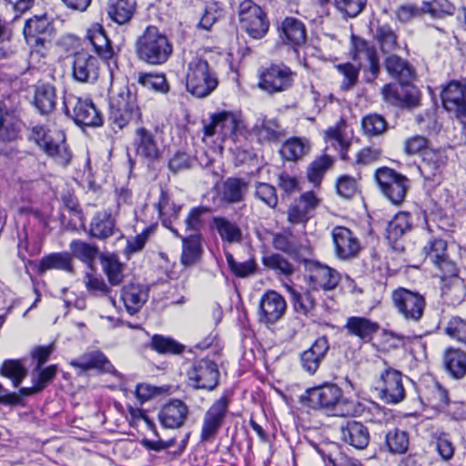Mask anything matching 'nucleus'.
I'll use <instances>...</instances> for the list:
<instances>
[{
  "mask_svg": "<svg viewBox=\"0 0 466 466\" xmlns=\"http://www.w3.org/2000/svg\"><path fill=\"white\" fill-rule=\"evenodd\" d=\"M56 105V89L49 84L36 86L35 92V106L42 115L51 113Z\"/></svg>",
  "mask_w": 466,
  "mask_h": 466,
  "instance_id": "obj_38",
  "label": "nucleus"
},
{
  "mask_svg": "<svg viewBox=\"0 0 466 466\" xmlns=\"http://www.w3.org/2000/svg\"><path fill=\"white\" fill-rule=\"evenodd\" d=\"M218 365L207 359L196 361L187 370L189 385L195 389L212 390L218 381Z\"/></svg>",
  "mask_w": 466,
  "mask_h": 466,
  "instance_id": "obj_13",
  "label": "nucleus"
},
{
  "mask_svg": "<svg viewBox=\"0 0 466 466\" xmlns=\"http://www.w3.org/2000/svg\"><path fill=\"white\" fill-rule=\"evenodd\" d=\"M249 188V182L240 177H228L221 186L220 197L227 204L244 201Z\"/></svg>",
  "mask_w": 466,
  "mask_h": 466,
  "instance_id": "obj_31",
  "label": "nucleus"
},
{
  "mask_svg": "<svg viewBox=\"0 0 466 466\" xmlns=\"http://www.w3.org/2000/svg\"><path fill=\"white\" fill-rule=\"evenodd\" d=\"M309 278L315 289H332L337 286L339 279L335 270L319 263L311 267Z\"/></svg>",
  "mask_w": 466,
  "mask_h": 466,
  "instance_id": "obj_33",
  "label": "nucleus"
},
{
  "mask_svg": "<svg viewBox=\"0 0 466 466\" xmlns=\"http://www.w3.org/2000/svg\"><path fill=\"white\" fill-rule=\"evenodd\" d=\"M346 128L347 122L341 119L336 126L330 127L325 135L326 143L337 150L343 159L347 157L349 147V143L345 139Z\"/></svg>",
  "mask_w": 466,
  "mask_h": 466,
  "instance_id": "obj_39",
  "label": "nucleus"
},
{
  "mask_svg": "<svg viewBox=\"0 0 466 466\" xmlns=\"http://www.w3.org/2000/svg\"><path fill=\"white\" fill-rule=\"evenodd\" d=\"M376 39L384 53H390L399 48L398 35L389 25H378Z\"/></svg>",
  "mask_w": 466,
  "mask_h": 466,
  "instance_id": "obj_52",
  "label": "nucleus"
},
{
  "mask_svg": "<svg viewBox=\"0 0 466 466\" xmlns=\"http://www.w3.org/2000/svg\"><path fill=\"white\" fill-rule=\"evenodd\" d=\"M73 76L81 83L94 82L99 75V62L87 52H78L74 56Z\"/></svg>",
  "mask_w": 466,
  "mask_h": 466,
  "instance_id": "obj_22",
  "label": "nucleus"
},
{
  "mask_svg": "<svg viewBox=\"0 0 466 466\" xmlns=\"http://www.w3.org/2000/svg\"><path fill=\"white\" fill-rule=\"evenodd\" d=\"M103 270L111 285H119L124 278V266L115 255L102 257Z\"/></svg>",
  "mask_w": 466,
  "mask_h": 466,
  "instance_id": "obj_54",
  "label": "nucleus"
},
{
  "mask_svg": "<svg viewBox=\"0 0 466 466\" xmlns=\"http://www.w3.org/2000/svg\"><path fill=\"white\" fill-rule=\"evenodd\" d=\"M382 96L388 103L402 108L415 107L420 104V92L409 82L386 85L382 89Z\"/></svg>",
  "mask_w": 466,
  "mask_h": 466,
  "instance_id": "obj_15",
  "label": "nucleus"
},
{
  "mask_svg": "<svg viewBox=\"0 0 466 466\" xmlns=\"http://www.w3.org/2000/svg\"><path fill=\"white\" fill-rule=\"evenodd\" d=\"M375 178L383 196L393 205L404 201L410 187V181L404 175L385 167L376 171Z\"/></svg>",
  "mask_w": 466,
  "mask_h": 466,
  "instance_id": "obj_6",
  "label": "nucleus"
},
{
  "mask_svg": "<svg viewBox=\"0 0 466 466\" xmlns=\"http://www.w3.org/2000/svg\"><path fill=\"white\" fill-rule=\"evenodd\" d=\"M210 124L204 127L207 137L221 134L226 137L233 135L239 127L240 119L238 114L229 111H220L211 116Z\"/></svg>",
  "mask_w": 466,
  "mask_h": 466,
  "instance_id": "obj_21",
  "label": "nucleus"
},
{
  "mask_svg": "<svg viewBox=\"0 0 466 466\" xmlns=\"http://www.w3.org/2000/svg\"><path fill=\"white\" fill-rule=\"evenodd\" d=\"M319 204V199L311 191L303 193L288 209V221L293 225H306Z\"/></svg>",
  "mask_w": 466,
  "mask_h": 466,
  "instance_id": "obj_18",
  "label": "nucleus"
},
{
  "mask_svg": "<svg viewBox=\"0 0 466 466\" xmlns=\"http://www.w3.org/2000/svg\"><path fill=\"white\" fill-rule=\"evenodd\" d=\"M263 264L269 269L274 270L279 275L290 276L296 268L282 255L274 253L263 258Z\"/></svg>",
  "mask_w": 466,
  "mask_h": 466,
  "instance_id": "obj_56",
  "label": "nucleus"
},
{
  "mask_svg": "<svg viewBox=\"0 0 466 466\" xmlns=\"http://www.w3.org/2000/svg\"><path fill=\"white\" fill-rule=\"evenodd\" d=\"M341 391L334 384H324L322 386L309 389L303 400L308 401L309 406L313 409L333 410L335 416H346V412L340 406H347V401H340Z\"/></svg>",
  "mask_w": 466,
  "mask_h": 466,
  "instance_id": "obj_8",
  "label": "nucleus"
},
{
  "mask_svg": "<svg viewBox=\"0 0 466 466\" xmlns=\"http://www.w3.org/2000/svg\"><path fill=\"white\" fill-rule=\"evenodd\" d=\"M226 259L232 273L238 278H247L256 272L257 266L253 259L238 262L229 252L226 253Z\"/></svg>",
  "mask_w": 466,
  "mask_h": 466,
  "instance_id": "obj_59",
  "label": "nucleus"
},
{
  "mask_svg": "<svg viewBox=\"0 0 466 466\" xmlns=\"http://www.w3.org/2000/svg\"><path fill=\"white\" fill-rule=\"evenodd\" d=\"M445 370L455 379L466 374V354L458 349H448L443 355Z\"/></svg>",
  "mask_w": 466,
  "mask_h": 466,
  "instance_id": "obj_37",
  "label": "nucleus"
},
{
  "mask_svg": "<svg viewBox=\"0 0 466 466\" xmlns=\"http://www.w3.org/2000/svg\"><path fill=\"white\" fill-rule=\"evenodd\" d=\"M448 157L443 149H426L422 153V160L418 169L424 179L432 184H439Z\"/></svg>",
  "mask_w": 466,
  "mask_h": 466,
  "instance_id": "obj_17",
  "label": "nucleus"
},
{
  "mask_svg": "<svg viewBox=\"0 0 466 466\" xmlns=\"http://www.w3.org/2000/svg\"><path fill=\"white\" fill-rule=\"evenodd\" d=\"M411 225V217L407 212H399L388 223L386 238L394 250L398 252L404 250V246L400 240L404 234L410 230Z\"/></svg>",
  "mask_w": 466,
  "mask_h": 466,
  "instance_id": "obj_25",
  "label": "nucleus"
},
{
  "mask_svg": "<svg viewBox=\"0 0 466 466\" xmlns=\"http://www.w3.org/2000/svg\"><path fill=\"white\" fill-rule=\"evenodd\" d=\"M446 334L466 347V319L452 317L445 328Z\"/></svg>",
  "mask_w": 466,
  "mask_h": 466,
  "instance_id": "obj_61",
  "label": "nucleus"
},
{
  "mask_svg": "<svg viewBox=\"0 0 466 466\" xmlns=\"http://www.w3.org/2000/svg\"><path fill=\"white\" fill-rule=\"evenodd\" d=\"M379 329L378 322L366 318L351 317V334L359 337L363 342H370Z\"/></svg>",
  "mask_w": 466,
  "mask_h": 466,
  "instance_id": "obj_44",
  "label": "nucleus"
},
{
  "mask_svg": "<svg viewBox=\"0 0 466 466\" xmlns=\"http://www.w3.org/2000/svg\"><path fill=\"white\" fill-rule=\"evenodd\" d=\"M272 245L274 248L291 257H297L301 248L297 238L290 231L276 233L273 236Z\"/></svg>",
  "mask_w": 466,
  "mask_h": 466,
  "instance_id": "obj_46",
  "label": "nucleus"
},
{
  "mask_svg": "<svg viewBox=\"0 0 466 466\" xmlns=\"http://www.w3.org/2000/svg\"><path fill=\"white\" fill-rule=\"evenodd\" d=\"M229 399L221 396L208 408L203 417L201 441H211L217 436L228 411Z\"/></svg>",
  "mask_w": 466,
  "mask_h": 466,
  "instance_id": "obj_12",
  "label": "nucleus"
},
{
  "mask_svg": "<svg viewBox=\"0 0 466 466\" xmlns=\"http://www.w3.org/2000/svg\"><path fill=\"white\" fill-rule=\"evenodd\" d=\"M31 137L58 165L65 167L69 164L71 152L66 144V136L62 130L38 126L32 129Z\"/></svg>",
  "mask_w": 466,
  "mask_h": 466,
  "instance_id": "obj_4",
  "label": "nucleus"
},
{
  "mask_svg": "<svg viewBox=\"0 0 466 466\" xmlns=\"http://www.w3.org/2000/svg\"><path fill=\"white\" fill-rule=\"evenodd\" d=\"M1 375L12 380L13 385L17 388L26 377L27 370L19 360H5L0 370Z\"/></svg>",
  "mask_w": 466,
  "mask_h": 466,
  "instance_id": "obj_57",
  "label": "nucleus"
},
{
  "mask_svg": "<svg viewBox=\"0 0 466 466\" xmlns=\"http://www.w3.org/2000/svg\"><path fill=\"white\" fill-rule=\"evenodd\" d=\"M50 28L46 16H34L28 19L24 27V35L26 43L32 47L44 46L45 35Z\"/></svg>",
  "mask_w": 466,
  "mask_h": 466,
  "instance_id": "obj_29",
  "label": "nucleus"
},
{
  "mask_svg": "<svg viewBox=\"0 0 466 466\" xmlns=\"http://www.w3.org/2000/svg\"><path fill=\"white\" fill-rule=\"evenodd\" d=\"M391 299L394 307L406 320L418 321L421 319L426 306L422 295L405 288H398L392 291Z\"/></svg>",
  "mask_w": 466,
  "mask_h": 466,
  "instance_id": "obj_10",
  "label": "nucleus"
},
{
  "mask_svg": "<svg viewBox=\"0 0 466 466\" xmlns=\"http://www.w3.org/2000/svg\"><path fill=\"white\" fill-rule=\"evenodd\" d=\"M329 348V346L325 337L317 339L311 347L303 351L300 355L303 370L309 374H314L324 360Z\"/></svg>",
  "mask_w": 466,
  "mask_h": 466,
  "instance_id": "obj_28",
  "label": "nucleus"
},
{
  "mask_svg": "<svg viewBox=\"0 0 466 466\" xmlns=\"http://www.w3.org/2000/svg\"><path fill=\"white\" fill-rule=\"evenodd\" d=\"M121 299L130 315L137 313L147 299V291L139 284H128L122 289Z\"/></svg>",
  "mask_w": 466,
  "mask_h": 466,
  "instance_id": "obj_36",
  "label": "nucleus"
},
{
  "mask_svg": "<svg viewBox=\"0 0 466 466\" xmlns=\"http://www.w3.org/2000/svg\"><path fill=\"white\" fill-rule=\"evenodd\" d=\"M239 23L243 30L254 39H261L268 31L266 13L252 0H244L238 7Z\"/></svg>",
  "mask_w": 466,
  "mask_h": 466,
  "instance_id": "obj_7",
  "label": "nucleus"
},
{
  "mask_svg": "<svg viewBox=\"0 0 466 466\" xmlns=\"http://www.w3.org/2000/svg\"><path fill=\"white\" fill-rule=\"evenodd\" d=\"M134 147L136 154L149 162L159 159L162 154L154 134L145 127L136 130Z\"/></svg>",
  "mask_w": 466,
  "mask_h": 466,
  "instance_id": "obj_24",
  "label": "nucleus"
},
{
  "mask_svg": "<svg viewBox=\"0 0 466 466\" xmlns=\"http://www.w3.org/2000/svg\"><path fill=\"white\" fill-rule=\"evenodd\" d=\"M287 310L285 299L275 290L266 291L260 298L258 316L261 323L275 324L280 320Z\"/></svg>",
  "mask_w": 466,
  "mask_h": 466,
  "instance_id": "obj_16",
  "label": "nucleus"
},
{
  "mask_svg": "<svg viewBox=\"0 0 466 466\" xmlns=\"http://www.w3.org/2000/svg\"><path fill=\"white\" fill-rule=\"evenodd\" d=\"M86 39L92 45L96 54L102 59L108 60L113 56V48L101 25H92L87 30Z\"/></svg>",
  "mask_w": 466,
  "mask_h": 466,
  "instance_id": "obj_32",
  "label": "nucleus"
},
{
  "mask_svg": "<svg viewBox=\"0 0 466 466\" xmlns=\"http://www.w3.org/2000/svg\"><path fill=\"white\" fill-rule=\"evenodd\" d=\"M370 443V432L366 426L358 421H351V446L364 450Z\"/></svg>",
  "mask_w": 466,
  "mask_h": 466,
  "instance_id": "obj_64",
  "label": "nucleus"
},
{
  "mask_svg": "<svg viewBox=\"0 0 466 466\" xmlns=\"http://www.w3.org/2000/svg\"><path fill=\"white\" fill-rule=\"evenodd\" d=\"M295 76L285 64H271L260 71L258 87L268 95L283 93L293 86Z\"/></svg>",
  "mask_w": 466,
  "mask_h": 466,
  "instance_id": "obj_5",
  "label": "nucleus"
},
{
  "mask_svg": "<svg viewBox=\"0 0 466 466\" xmlns=\"http://www.w3.org/2000/svg\"><path fill=\"white\" fill-rule=\"evenodd\" d=\"M64 106L66 114H71L78 126L100 127L103 124L100 112L89 98H81L70 94L65 97Z\"/></svg>",
  "mask_w": 466,
  "mask_h": 466,
  "instance_id": "obj_9",
  "label": "nucleus"
},
{
  "mask_svg": "<svg viewBox=\"0 0 466 466\" xmlns=\"http://www.w3.org/2000/svg\"><path fill=\"white\" fill-rule=\"evenodd\" d=\"M72 255L86 264L91 269L94 261L99 254V249L96 245L75 239L69 245Z\"/></svg>",
  "mask_w": 466,
  "mask_h": 466,
  "instance_id": "obj_42",
  "label": "nucleus"
},
{
  "mask_svg": "<svg viewBox=\"0 0 466 466\" xmlns=\"http://www.w3.org/2000/svg\"><path fill=\"white\" fill-rule=\"evenodd\" d=\"M282 41L294 50L302 46L307 39L306 26L302 21L295 17H286L279 28Z\"/></svg>",
  "mask_w": 466,
  "mask_h": 466,
  "instance_id": "obj_26",
  "label": "nucleus"
},
{
  "mask_svg": "<svg viewBox=\"0 0 466 466\" xmlns=\"http://www.w3.org/2000/svg\"><path fill=\"white\" fill-rule=\"evenodd\" d=\"M309 148V145L308 141H304L299 137H293L283 144L280 153L287 160L295 161L305 156Z\"/></svg>",
  "mask_w": 466,
  "mask_h": 466,
  "instance_id": "obj_53",
  "label": "nucleus"
},
{
  "mask_svg": "<svg viewBox=\"0 0 466 466\" xmlns=\"http://www.w3.org/2000/svg\"><path fill=\"white\" fill-rule=\"evenodd\" d=\"M183 248L181 254V263L185 267H190L197 263L201 255V244L198 235H191L183 238Z\"/></svg>",
  "mask_w": 466,
  "mask_h": 466,
  "instance_id": "obj_43",
  "label": "nucleus"
},
{
  "mask_svg": "<svg viewBox=\"0 0 466 466\" xmlns=\"http://www.w3.org/2000/svg\"><path fill=\"white\" fill-rule=\"evenodd\" d=\"M116 231V219L110 209H103L95 213L88 230V234L92 238L105 240L112 237Z\"/></svg>",
  "mask_w": 466,
  "mask_h": 466,
  "instance_id": "obj_27",
  "label": "nucleus"
},
{
  "mask_svg": "<svg viewBox=\"0 0 466 466\" xmlns=\"http://www.w3.org/2000/svg\"><path fill=\"white\" fill-rule=\"evenodd\" d=\"M137 0H108L107 15L118 25L131 21L137 12Z\"/></svg>",
  "mask_w": 466,
  "mask_h": 466,
  "instance_id": "obj_35",
  "label": "nucleus"
},
{
  "mask_svg": "<svg viewBox=\"0 0 466 466\" xmlns=\"http://www.w3.org/2000/svg\"><path fill=\"white\" fill-rule=\"evenodd\" d=\"M186 90L197 98L210 96L218 86V77L208 60L194 56L187 65L185 74Z\"/></svg>",
  "mask_w": 466,
  "mask_h": 466,
  "instance_id": "obj_2",
  "label": "nucleus"
},
{
  "mask_svg": "<svg viewBox=\"0 0 466 466\" xmlns=\"http://www.w3.org/2000/svg\"><path fill=\"white\" fill-rule=\"evenodd\" d=\"M426 258L440 270L442 279L457 276V267L447 253V242L442 238H431L423 248Z\"/></svg>",
  "mask_w": 466,
  "mask_h": 466,
  "instance_id": "obj_14",
  "label": "nucleus"
},
{
  "mask_svg": "<svg viewBox=\"0 0 466 466\" xmlns=\"http://www.w3.org/2000/svg\"><path fill=\"white\" fill-rule=\"evenodd\" d=\"M289 291L293 309L298 314L307 316L314 309L316 299L311 291L299 292L292 288H289Z\"/></svg>",
  "mask_w": 466,
  "mask_h": 466,
  "instance_id": "obj_47",
  "label": "nucleus"
},
{
  "mask_svg": "<svg viewBox=\"0 0 466 466\" xmlns=\"http://www.w3.org/2000/svg\"><path fill=\"white\" fill-rule=\"evenodd\" d=\"M441 100L447 111L458 117L466 116V83L451 81L441 92Z\"/></svg>",
  "mask_w": 466,
  "mask_h": 466,
  "instance_id": "obj_19",
  "label": "nucleus"
},
{
  "mask_svg": "<svg viewBox=\"0 0 466 466\" xmlns=\"http://www.w3.org/2000/svg\"><path fill=\"white\" fill-rule=\"evenodd\" d=\"M188 414V406L180 400L173 399L162 407L158 413V420L167 429H177L184 425Z\"/></svg>",
  "mask_w": 466,
  "mask_h": 466,
  "instance_id": "obj_20",
  "label": "nucleus"
},
{
  "mask_svg": "<svg viewBox=\"0 0 466 466\" xmlns=\"http://www.w3.org/2000/svg\"><path fill=\"white\" fill-rule=\"evenodd\" d=\"M172 52L173 46L167 36L154 25H148L136 42L138 59L147 65L165 64Z\"/></svg>",
  "mask_w": 466,
  "mask_h": 466,
  "instance_id": "obj_1",
  "label": "nucleus"
},
{
  "mask_svg": "<svg viewBox=\"0 0 466 466\" xmlns=\"http://www.w3.org/2000/svg\"><path fill=\"white\" fill-rule=\"evenodd\" d=\"M40 268L42 270L59 269L72 272V258L67 253H53L41 259Z\"/></svg>",
  "mask_w": 466,
  "mask_h": 466,
  "instance_id": "obj_51",
  "label": "nucleus"
},
{
  "mask_svg": "<svg viewBox=\"0 0 466 466\" xmlns=\"http://www.w3.org/2000/svg\"><path fill=\"white\" fill-rule=\"evenodd\" d=\"M385 444L390 453L403 454L409 448V434L405 431L393 429L386 434Z\"/></svg>",
  "mask_w": 466,
  "mask_h": 466,
  "instance_id": "obj_50",
  "label": "nucleus"
},
{
  "mask_svg": "<svg viewBox=\"0 0 466 466\" xmlns=\"http://www.w3.org/2000/svg\"><path fill=\"white\" fill-rule=\"evenodd\" d=\"M385 66L390 76L399 82H410L413 76V70L407 61L398 56L391 55L387 57Z\"/></svg>",
  "mask_w": 466,
  "mask_h": 466,
  "instance_id": "obj_40",
  "label": "nucleus"
},
{
  "mask_svg": "<svg viewBox=\"0 0 466 466\" xmlns=\"http://www.w3.org/2000/svg\"><path fill=\"white\" fill-rule=\"evenodd\" d=\"M454 5L448 0H433L430 3H424L422 7L423 12L431 14L435 18L451 15L454 13Z\"/></svg>",
  "mask_w": 466,
  "mask_h": 466,
  "instance_id": "obj_62",
  "label": "nucleus"
},
{
  "mask_svg": "<svg viewBox=\"0 0 466 466\" xmlns=\"http://www.w3.org/2000/svg\"><path fill=\"white\" fill-rule=\"evenodd\" d=\"M361 127L366 135L372 137L382 134L387 128V123L381 116L372 114L362 118Z\"/></svg>",
  "mask_w": 466,
  "mask_h": 466,
  "instance_id": "obj_60",
  "label": "nucleus"
},
{
  "mask_svg": "<svg viewBox=\"0 0 466 466\" xmlns=\"http://www.w3.org/2000/svg\"><path fill=\"white\" fill-rule=\"evenodd\" d=\"M333 158L328 155L318 157L308 167L307 177L310 183L319 187L325 173L331 167Z\"/></svg>",
  "mask_w": 466,
  "mask_h": 466,
  "instance_id": "obj_49",
  "label": "nucleus"
},
{
  "mask_svg": "<svg viewBox=\"0 0 466 466\" xmlns=\"http://www.w3.org/2000/svg\"><path fill=\"white\" fill-rule=\"evenodd\" d=\"M351 44L355 48L352 59L359 60V67L368 68L370 76H367V80L371 81L376 77L380 70L379 58L376 50L369 46L367 42L362 41L351 35Z\"/></svg>",
  "mask_w": 466,
  "mask_h": 466,
  "instance_id": "obj_23",
  "label": "nucleus"
},
{
  "mask_svg": "<svg viewBox=\"0 0 466 466\" xmlns=\"http://www.w3.org/2000/svg\"><path fill=\"white\" fill-rule=\"evenodd\" d=\"M332 238L337 257L347 259L350 257V229L340 226L335 227Z\"/></svg>",
  "mask_w": 466,
  "mask_h": 466,
  "instance_id": "obj_55",
  "label": "nucleus"
},
{
  "mask_svg": "<svg viewBox=\"0 0 466 466\" xmlns=\"http://www.w3.org/2000/svg\"><path fill=\"white\" fill-rule=\"evenodd\" d=\"M110 119L120 129L130 122H137L141 118V111L137 105L136 94L128 86H123L109 91Z\"/></svg>",
  "mask_w": 466,
  "mask_h": 466,
  "instance_id": "obj_3",
  "label": "nucleus"
},
{
  "mask_svg": "<svg viewBox=\"0 0 466 466\" xmlns=\"http://www.w3.org/2000/svg\"><path fill=\"white\" fill-rule=\"evenodd\" d=\"M136 79L140 86L147 89L161 94L169 92V85L166 76L162 73L138 72Z\"/></svg>",
  "mask_w": 466,
  "mask_h": 466,
  "instance_id": "obj_41",
  "label": "nucleus"
},
{
  "mask_svg": "<svg viewBox=\"0 0 466 466\" xmlns=\"http://www.w3.org/2000/svg\"><path fill=\"white\" fill-rule=\"evenodd\" d=\"M69 364L77 370V373L83 374L90 370H104L108 371L111 364L106 357L99 350L86 352L71 360Z\"/></svg>",
  "mask_w": 466,
  "mask_h": 466,
  "instance_id": "obj_30",
  "label": "nucleus"
},
{
  "mask_svg": "<svg viewBox=\"0 0 466 466\" xmlns=\"http://www.w3.org/2000/svg\"><path fill=\"white\" fill-rule=\"evenodd\" d=\"M159 217L162 218L163 224L167 227V219L177 218L180 211V207L170 202L169 196L164 190H161L158 202L156 204Z\"/></svg>",
  "mask_w": 466,
  "mask_h": 466,
  "instance_id": "obj_58",
  "label": "nucleus"
},
{
  "mask_svg": "<svg viewBox=\"0 0 466 466\" xmlns=\"http://www.w3.org/2000/svg\"><path fill=\"white\" fill-rule=\"evenodd\" d=\"M254 134L260 141H276L280 137L279 126L275 119L258 118L253 127Z\"/></svg>",
  "mask_w": 466,
  "mask_h": 466,
  "instance_id": "obj_45",
  "label": "nucleus"
},
{
  "mask_svg": "<svg viewBox=\"0 0 466 466\" xmlns=\"http://www.w3.org/2000/svg\"><path fill=\"white\" fill-rule=\"evenodd\" d=\"M255 197L269 208H276L278 205V195L276 188L263 182H258L255 186Z\"/></svg>",
  "mask_w": 466,
  "mask_h": 466,
  "instance_id": "obj_63",
  "label": "nucleus"
},
{
  "mask_svg": "<svg viewBox=\"0 0 466 466\" xmlns=\"http://www.w3.org/2000/svg\"><path fill=\"white\" fill-rule=\"evenodd\" d=\"M376 389L380 398L388 404L400 403L406 395L403 376L392 368H387L380 373Z\"/></svg>",
  "mask_w": 466,
  "mask_h": 466,
  "instance_id": "obj_11",
  "label": "nucleus"
},
{
  "mask_svg": "<svg viewBox=\"0 0 466 466\" xmlns=\"http://www.w3.org/2000/svg\"><path fill=\"white\" fill-rule=\"evenodd\" d=\"M210 226L218 232L223 242L232 244L242 241V230L235 221L217 216L212 218Z\"/></svg>",
  "mask_w": 466,
  "mask_h": 466,
  "instance_id": "obj_34",
  "label": "nucleus"
},
{
  "mask_svg": "<svg viewBox=\"0 0 466 466\" xmlns=\"http://www.w3.org/2000/svg\"><path fill=\"white\" fill-rule=\"evenodd\" d=\"M149 347L159 354L179 355L185 350V346L174 339L158 334L151 338Z\"/></svg>",
  "mask_w": 466,
  "mask_h": 466,
  "instance_id": "obj_48",
  "label": "nucleus"
}]
</instances>
